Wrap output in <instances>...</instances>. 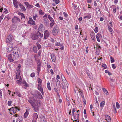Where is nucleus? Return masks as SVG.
Wrapping results in <instances>:
<instances>
[{"mask_svg": "<svg viewBox=\"0 0 122 122\" xmlns=\"http://www.w3.org/2000/svg\"><path fill=\"white\" fill-rule=\"evenodd\" d=\"M47 87L48 89L50 91H51V88L50 86V82L48 83L47 84Z\"/></svg>", "mask_w": 122, "mask_h": 122, "instance_id": "obj_28", "label": "nucleus"}, {"mask_svg": "<svg viewBox=\"0 0 122 122\" xmlns=\"http://www.w3.org/2000/svg\"><path fill=\"white\" fill-rule=\"evenodd\" d=\"M96 38H97V41H98L100 42V39L98 37V36H97L96 35Z\"/></svg>", "mask_w": 122, "mask_h": 122, "instance_id": "obj_57", "label": "nucleus"}, {"mask_svg": "<svg viewBox=\"0 0 122 122\" xmlns=\"http://www.w3.org/2000/svg\"><path fill=\"white\" fill-rule=\"evenodd\" d=\"M56 82L57 87H58L59 88L60 87L61 84L59 80L58 79H56Z\"/></svg>", "mask_w": 122, "mask_h": 122, "instance_id": "obj_15", "label": "nucleus"}, {"mask_svg": "<svg viewBox=\"0 0 122 122\" xmlns=\"http://www.w3.org/2000/svg\"><path fill=\"white\" fill-rule=\"evenodd\" d=\"M94 5L95 6H96L97 5V4L96 3V1H95L94 2Z\"/></svg>", "mask_w": 122, "mask_h": 122, "instance_id": "obj_61", "label": "nucleus"}, {"mask_svg": "<svg viewBox=\"0 0 122 122\" xmlns=\"http://www.w3.org/2000/svg\"><path fill=\"white\" fill-rule=\"evenodd\" d=\"M44 22L46 23V25H48L49 24L48 20L47 18H45L44 19Z\"/></svg>", "mask_w": 122, "mask_h": 122, "instance_id": "obj_24", "label": "nucleus"}, {"mask_svg": "<svg viewBox=\"0 0 122 122\" xmlns=\"http://www.w3.org/2000/svg\"><path fill=\"white\" fill-rule=\"evenodd\" d=\"M97 46V47H96V48L97 50H96V51L97 52H99V51H100V49L101 48V47H100V46Z\"/></svg>", "mask_w": 122, "mask_h": 122, "instance_id": "obj_31", "label": "nucleus"}, {"mask_svg": "<svg viewBox=\"0 0 122 122\" xmlns=\"http://www.w3.org/2000/svg\"><path fill=\"white\" fill-rule=\"evenodd\" d=\"M58 27L57 25L55 26L52 31L53 34L54 35H56L58 33Z\"/></svg>", "mask_w": 122, "mask_h": 122, "instance_id": "obj_7", "label": "nucleus"}, {"mask_svg": "<svg viewBox=\"0 0 122 122\" xmlns=\"http://www.w3.org/2000/svg\"><path fill=\"white\" fill-rule=\"evenodd\" d=\"M20 3H15L14 4H13L14 5L15 7L16 8H17L18 7V5H19V4Z\"/></svg>", "mask_w": 122, "mask_h": 122, "instance_id": "obj_37", "label": "nucleus"}, {"mask_svg": "<svg viewBox=\"0 0 122 122\" xmlns=\"http://www.w3.org/2000/svg\"><path fill=\"white\" fill-rule=\"evenodd\" d=\"M94 30L95 33H97L98 31V27H96L95 29Z\"/></svg>", "mask_w": 122, "mask_h": 122, "instance_id": "obj_53", "label": "nucleus"}, {"mask_svg": "<svg viewBox=\"0 0 122 122\" xmlns=\"http://www.w3.org/2000/svg\"><path fill=\"white\" fill-rule=\"evenodd\" d=\"M38 89L40 91H41L42 95L44 94V92L43 90V89L42 87L40 85H38Z\"/></svg>", "mask_w": 122, "mask_h": 122, "instance_id": "obj_14", "label": "nucleus"}, {"mask_svg": "<svg viewBox=\"0 0 122 122\" xmlns=\"http://www.w3.org/2000/svg\"><path fill=\"white\" fill-rule=\"evenodd\" d=\"M13 39V36L12 34H10L6 40V43H10Z\"/></svg>", "mask_w": 122, "mask_h": 122, "instance_id": "obj_6", "label": "nucleus"}, {"mask_svg": "<svg viewBox=\"0 0 122 122\" xmlns=\"http://www.w3.org/2000/svg\"><path fill=\"white\" fill-rule=\"evenodd\" d=\"M12 103V102L11 101H9L8 102V105L10 106L11 105V104Z\"/></svg>", "mask_w": 122, "mask_h": 122, "instance_id": "obj_50", "label": "nucleus"}, {"mask_svg": "<svg viewBox=\"0 0 122 122\" xmlns=\"http://www.w3.org/2000/svg\"><path fill=\"white\" fill-rule=\"evenodd\" d=\"M16 79H18L20 78V74H18V75H16Z\"/></svg>", "mask_w": 122, "mask_h": 122, "instance_id": "obj_46", "label": "nucleus"}, {"mask_svg": "<svg viewBox=\"0 0 122 122\" xmlns=\"http://www.w3.org/2000/svg\"><path fill=\"white\" fill-rule=\"evenodd\" d=\"M54 21L52 22L50 24V26L52 28V27L53 26L54 24L55 23Z\"/></svg>", "mask_w": 122, "mask_h": 122, "instance_id": "obj_39", "label": "nucleus"}, {"mask_svg": "<svg viewBox=\"0 0 122 122\" xmlns=\"http://www.w3.org/2000/svg\"><path fill=\"white\" fill-rule=\"evenodd\" d=\"M0 97L1 98H2V91L0 89Z\"/></svg>", "mask_w": 122, "mask_h": 122, "instance_id": "obj_59", "label": "nucleus"}, {"mask_svg": "<svg viewBox=\"0 0 122 122\" xmlns=\"http://www.w3.org/2000/svg\"><path fill=\"white\" fill-rule=\"evenodd\" d=\"M99 11H100L99 8V7L97 8L96 9V12H98Z\"/></svg>", "mask_w": 122, "mask_h": 122, "instance_id": "obj_63", "label": "nucleus"}, {"mask_svg": "<svg viewBox=\"0 0 122 122\" xmlns=\"http://www.w3.org/2000/svg\"><path fill=\"white\" fill-rule=\"evenodd\" d=\"M28 23L31 25H34L35 24V22L30 17L29 19V21L28 22Z\"/></svg>", "mask_w": 122, "mask_h": 122, "instance_id": "obj_12", "label": "nucleus"}, {"mask_svg": "<svg viewBox=\"0 0 122 122\" xmlns=\"http://www.w3.org/2000/svg\"><path fill=\"white\" fill-rule=\"evenodd\" d=\"M28 113L27 112H26L24 113V115L25 117H26L28 115Z\"/></svg>", "mask_w": 122, "mask_h": 122, "instance_id": "obj_49", "label": "nucleus"}, {"mask_svg": "<svg viewBox=\"0 0 122 122\" xmlns=\"http://www.w3.org/2000/svg\"><path fill=\"white\" fill-rule=\"evenodd\" d=\"M41 67L39 66H37V73H38V74H39V72L40 71V69L41 68Z\"/></svg>", "mask_w": 122, "mask_h": 122, "instance_id": "obj_34", "label": "nucleus"}, {"mask_svg": "<svg viewBox=\"0 0 122 122\" xmlns=\"http://www.w3.org/2000/svg\"><path fill=\"white\" fill-rule=\"evenodd\" d=\"M38 83L39 84L41 85V84L42 82V81L39 78H38Z\"/></svg>", "mask_w": 122, "mask_h": 122, "instance_id": "obj_33", "label": "nucleus"}, {"mask_svg": "<svg viewBox=\"0 0 122 122\" xmlns=\"http://www.w3.org/2000/svg\"><path fill=\"white\" fill-rule=\"evenodd\" d=\"M21 56L20 52L18 51H14L12 53L8 55L7 57L9 60L10 62L14 61V60H17Z\"/></svg>", "mask_w": 122, "mask_h": 122, "instance_id": "obj_2", "label": "nucleus"}, {"mask_svg": "<svg viewBox=\"0 0 122 122\" xmlns=\"http://www.w3.org/2000/svg\"><path fill=\"white\" fill-rule=\"evenodd\" d=\"M112 66L113 68V69H115L116 67V66L115 64H112Z\"/></svg>", "mask_w": 122, "mask_h": 122, "instance_id": "obj_54", "label": "nucleus"}, {"mask_svg": "<svg viewBox=\"0 0 122 122\" xmlns=\"http://www.w3.org/2000/svg\"><path fill=\"white\" fill-rule=\"evenodd\" d=\"M102 91L106 95L108 94L107 91L104 88H103L102 89Z\"/></svg>", "mask_w": 122, "mask_h": 122, "instance_id": "obj_32", "label": "nucleus"}, {"mask_svg": "<svg viewBox=\"0 0 122 122\" xmlns=\"http://www.w3.org/2000/svg\"><path fill=\"white\" fill-rule=\"evenodd\" d=\"M35 92L36 93V95H37L38 97H39L40 99H42L43 98V97L41 94L38 91H35Z\"/></svg>", "mask_w": 122, "mask_h": 122, "instance_id": "obj_16", "label": "nucleus"}, {"mask_svg": "<svg viewBox=\"0 0 122 122\" xmlns=\"http://www.w3.org/2000/svg\"><path fill=\"white\" fill-rule=\"evenodd\" d=\"M63 14L64 15V16L66 17H67L68 16V15L65 12H64L63 13Z\"/></svg>", "mask_w": 122, "mask_h": 122, "instance_id": "obj_56", "label": "nucleus"}, {"mask_svg": "<svg viewBox=\"0 0 122 122\" xmlns=\"http://www.w3.org/2000/svg\"><path fill=\"white\" fill-rule=\"evenodd\" d=\"M94 34H95L94 33H92L91 34V37L92 39L93 40H95V39Z\"/></svg>", "mask_w": 122, "mask_h": 122, "instance_id": "obj_22", "label": "nucleus"}, {"mask_svg": "<svg viewBox=\"0 0 122 122\" xmlns=\"http://www.w3.org/2000/svg\"><path fill=\"white\" fill-rule=\"evenodd\" d=\"M22 79L21 76H20V78L19 79L16 81V82L18 84L21 85L22 83Z\"/></svg>", "mask_w": 122, "mask_h": 122, "instance_id": "obj_21", "label": "nucleus"}, {"mask_svg": "<svg viewBox=\"0 0 122 122\" xmlns=\"http://www.w3.org/2000/svg\"><path fill=\"white\" fill-rule=\"evenodd\" d=\"M113 9L114 13H115L116 12V8H114Z\"/></svg>", "mask_w": 122, "mask_h": 122, "instance_id": "obj_64", "label": "nucleus"}, {"mask_svg": "<svg viewBox=\"0 0 122 122\" xmlns=\"http://www.w3.org/2000/svg\"><path fill=\"white\" fill-rule=\"evenodd\" d=\"M111 62V63L114 62V59L112 57H110Z\"/></svg>", "mask_w": 122, "mask_h": 122, "instance_id": "obj_41", "label": "nucleus"}, {"mask_svg": "<svg viewBox=\"0 0 122 122\" xmlns=\"http://www.w3.org/2000/svg\"><path fill=\"white\" fill-rule=\"evenodd\" d=\"M38 117L37 114L35 113H34L33 116V122H36Z\"/></svg>", "mask_w": 122, "mask_h": 122, "instance_id": "obj_9", "label": "nucleus"}, {"mask_svg": "<svg viewBox=\"0 0 122 122\" xmlns=\"http://www.w3.org/2000/svg\"><path fill=\"white\" fill-rule=\"evenodd\" d=\"M91 18V16L90 15L86 16L84 17V18L90 19Z\"/></svg>", "mask_w": 122, "mask_h": 122, "instance_id": "obj_44", "label": "nucleus"}, {"mask_svg": "<svg viewBox=\"0 0 122 122\" xmlns=\"http://www.w3.org/2000/svg\"><path fill=\"white\" fill-rule=\"evenodd\" d=\"M10 109H11V111H12L13 112V113H16L17 110H18V111L19 110V109L17 108L16 107H12Z\"/></svg>", "mask_w": 122, "mask_h": 122, "instance_id": "obj_13", "label": "nucleus"}, {"mask_svg": "<svg viewBox=\"0 0 122 122\" xmlns=\"http://www.w3.org/2000/svg\"><path fill=\"white\" fill-rule=\"evenodd\" d=\"M75 111V108H73V110L72 111V114L73 116L74 115V112Z\"/></svg>", "mask_w": 122, "mask_h": 122, "instance_id": "obj_58", "label": "nucleus"}, {"mask_svg": "<svg viewBox=\"0 0 122 122\" xmlns=\"http://www.w3.org/2000/svg\"><path fill=\"white\" fill-rule=\"evenodd\" d=\"M108 28L109 29V31L111 32V33L112 34V33L113 32V31L112 30V28L110 27V26H108Z\"/></svg>", "mask_w": 122, "mask_h": 122, "instance_id": "obj_30", "label": "nucleus"}, {"mask_svg": "<svg viewBox=\"0 0 122 122\" xmlns=\"http://www.w3.org/2000/svg\"><path fill=\"white\" fill-rule=\"evenodd\" d=\"M36 45L37 46L38 49L39 50L41 48V45L39 44L38 43H37L36 44Z\"/></svg>", "mask_w": 122, "mask_h": 122, "instance_id": "obj_40", "label": "nucleus"}, {"mask_svg": "<svg viewBox=\"0 0 122 122\" xmlns=\"http://www.w3.org/2000/svg\"><path fill=\"white\" fill-rule=\"evenodd\" d=\"M106 120L108 122H111V120L110 117L108 115L105 116Z\"/></svg>", "mask_w": 122, "mask_h": 122, "instance_id": "obj_20", "label": "nucleus"}, {"mask_svg": "<svg viewBox=\"0 0 122 122\" xmlns=\"http://www.w3.org/2000/svg\"><path fill=\"white\" fill-rule=\"evenodd\" d=\"M105 105V102L104 101H102L100 104V106L101 107H103Z\"/></svg>", "mask_w": 122, "mask_h": 122, "instance_id": "obj_35", "label": "nucleus"}, {"mask_svg": "<svg viewBox=\"0 0 122 122\" xmlns=\"http://www.w3.org/2000/svg\"><path fill=\"white\" fill-rule=\"evenodd\" d=\"M51 58L53 62H55L56 60V57L55 55L53 53L52 54L51 56Z\"/></svg>", "mask_w": 122, "mask_h": 122, "instance_id": "obj_19", "label": "nucleus"}, {"mask_svg": "<svg viewBox=\"0 0 122 122\" xmlns=\"http://www.w3.org/2000/svg\"><path fill=\"white\" fill-rule=\"evenodd\" d=\"M52 0L53 1L55 2L56 4H58L60 2L59 0Z\"/></svg>", "mask_w": 122, "mask_h": 122, "instance_id": "obj_43", "label": "nucleus"}, {"mask_svg": "<svg viewBox=\"0 0 122 122\" xmlns=\"http://www.w3.org/2000/svg\"><path fill=\"white\" fill-rule=\"evenodd\" d=\"M18 14L19 15H21V18H24V19H25V16H24V14H23L22 13H21L20 12H18Z\"/></svg>", "mask_w": 122, "mask_h": 122, "instance_id": "obj_29", "label": "nucleus"}, {"mask_svg": "<svg viewBox=\"0 0 122 122\" xmlns=\"http://www.w3.org/2000/svg\"><path fill=\"white\" fill-rule=\"evenodd\" d=\"M12 22L13 23L15 24L18 22H20L19 18L16 16H15L12 19Z\"/></svg>", "mask_w": 122, "mask_h": 122, "instance_id": "obj_8", "label": "nucleus"}, {"mask_svg": "<svg viewBox=\"0 0 122 122\" xmlns=\"http://www.w3.org/2000/svg\"><path fill=\"white\" fill-rule=\"evenodd\" d=\"M55 45L56 46H61L62 45L61 44L60 42H56L55 43Z\"/></svg>", "mask_w": 122, "mask_h": 122, "instance_id": "obj_38", "label": "nucleus"}, {"mask_svg": "<svg viewBox=\"0 0 122 122\" xmlns=\"http://www.w3.org/2000/svg\"><path fill=\"white\" fill-rule=\"evenodd\" d=\"M48 17L49 19L51 22H52L54 21V20L53 18H52L51 17V16L50 15H48Z\"/></svg>", "mask_w": 122, "mask_h": 122, "instance_id": "obj_27", "label": "nucleus"}, {"mask_svg": "<svg viewBox=\"0 0 122 122\" xmlns=\"http://www.w3.org/2000/svg\"><path fill=\"white\" fill-rule=\"evenodd\" d=\"M13 45L12 43H8L7 46L6 50L7 51L8 53H10L12 50Z\"/></svg>", "mask_w": 122, "mask_h": 122, "instance_id": "obj_5", "label": "nucleus"}, {"mask_svg": "<svg viewBox=\"0 0 122 122\" xmlns=\"http://www.w3.org/2000/svg\"><path fill=\"white\" fill-rule=\"evenodd\" d=\"M107 66H106V65L105 64H103V65H102V67H103V68L104 69H105L107 67Z\"/></svg>", "mask_w": 122, "mask_h": 122, "instance_id": "obj_60", "label": "nucleus"}, {"mask_svg": "<svg viewBox=\"0 0 122 122\" xmlns=\"http://www.w3.org/2000/svg\"><path fill=\"white\" fill-rule=\"evenodd\" d=\"M33 51L35 53L37 52V48L36 46H35L33 47Z\"/></svg>", "mask_w": 122, "mask_h": 122, "instance_id": "obj_26", "label": "nucleus"}, {"mask_svg": "<svg viewBox=\"0 0 122 122\" xmlns=\"http://www.w3.org/2000/svg\"><path fill=\"white\" fill-rule=\"evenodd\" d=\"M3 18V15L2 14L1 16H0V22H1Z\"/></svg>", "mask_w": 122, "mask_h": 122, "instance_id": "obj_55", "label": "nucleus"}, {"mask_svg": "<svg viewBox=\"0 0 122 122\" xmlns=\"http://www.w3.org/2000/svg\"><path fill=\"white\" fill-rule=\"evenodd\" d=\"M40 32L39 31L34 32L31 34V37L33 40H37L39 37Z\"/></svg>", "mask_w": 122, "mask_h": 122, "instance_id": "obj_4", "label": "nucleus"}, {"mask_svg": "<svg viewBox=\"0 0 122 122\" xmlns=\"http://www.w3.org/2000/svg\"><path fill=\"white\" fill-rule=\"evenodd\" d=\"M14 94H16L17 96H18L19 97H21V95L20 92H14Z\"/></svg>", "mask_w": 122, "mask_h": 122, "instance_id": "obj_25", "label": "nucleus"}, {"mask_svg": "<svg viewBox=\"0 0 122 122\" xmlns=\"http://www.w3.org/2000/svg\"><path fill=\"white\" fill-rule=\"evenodd\" d=\"M39 14L40 15H43L44 14V13L41 10H39Z\"/></svg>", "mask_w": 122, "mask_h": 122, "instance_id": "obj_36", "label": "nucleus"}, {"mask_svg": "<svg viewBox=\"0 0 122 122\" xmlns=\"http://www.w3.org/2000/svg\"><path fill=\"white\" fill-rule=\"evenodd\" d=\"M22 83L24 84V86L25 87H28L29 86V85L25 81H23Z\"/></svg>", "mask_w": 122, "mask_h": 122, "instance_id": "obj_23", "label": "nucleus"}, {"mask_svg": "<svg viewBox=\"0 0 122 122\" xmlns=\"http://www.w3.org/2000/svg\"><path fill=\"white\" fill-rule=\"evenodd\" d=\"M77 90L78 91L79 93L82 96V92H81V91H80L79 90H80V89H78V88H77Z\"/></svg>", "mask_w": 122, "mask_h": 122, "instance_id": "obj_52", "label": "nucleus"}, {"mask_svg": "<svg viewBox=\"0 0 122 122\" xmlns=\"http://www.w3.org/2000/svg\"><path fill=\"white\" fill-rule=\"evenodd\" d=\"M42 24H41L39 27L38 29V31H42V30H43L44 26Z\"/></svg>", "mask_w": 122, "mask_h": 122, "instance_id": "obj_18", "label": "nucleus"}, {"mask_svg": "<svg viewBox=\"0 0 122 122\" xmlns=\"http://www.w3.org/2000/svg\"><path fill=\"white\" fill-rule=\"evenodd\" d=\"M19 5L22 11H25L26 10L25 8L20 3L19 4Z\"/></svg>", "mask_w": 122, "mask_h": 122, "instance_id": "obj_17", "label": "nucleus"}, {"mask_svg": "<svg viewBox=\"0 0 122 122\" xmlns=\"http://www.w3.org/2000/svg\"><path fill=\"white\" fill-rule=\"evenodd\" d=\"M24 4L27 6L26 7V8L28 9H30L33 7V5H30L29 4V3L27 2H24Z\"/></svg>", "mask_w": 122, "mask_h": 122, "instance_id": "obj_11", "label": "nucleus"}, {"mask_svg": "<svg viewBox=\"0 0 122 122\" xmlns=\"http://www.w3.org/2000/svg\"><path fill=\"white\" fill-rule=\"evenodd\" d=\"M62 80L63 82L61 83V87L65 92L66 91V88L68 87V84L64 77H62Z\"/></svg>", "mask_w": 122, "mask_h": 122, "instance_id": "obj_3", "label": "nucleus"}, {"mask_svg": "<svg viewBox=\"0 0 122 122\" xmlns=\"http://www.w3.org/2000/svg\"><path fill=\"white\" fill-rule=\"evenodd\" d=\"M49 35L50 34L49 32L47 30H46L44 32V39H47L49 36Z\"/></svg>", "mask_w": 122, "mask_h": 122, "instance_id": "obj_10", "label": "nucleus"}, {"mask_svg": "<svg viewBox=\"0 0 122 122\" xmlns=\"http://www.w3.org/2000/svg\"><path fill=\"white\" fill-rule=\"evenodd\" d=\"M37 64V66H39L41 67V62L40 61H39V60L38 61Z\"/></svg>", "mask_w": 122, "mask_h": 122, "instance_id": "obj_47", "label": "nucleus"}, {"mask_svg": "<svg viewBox=\"0 0 122 122\" xmlns=\"http://www.w3.org/2000/svg\"><path fill=\"white\" fill-rule=\"evenodd\" d=\"M105 72L106 73H108V75L110 76L112 75V74L110 72L108 71L107 70H106L105 71Z\"/></svg>", "mask_w": 122, "mask_h": 122, "instance_id": "obj_42", "label": "nucleus"}, {"mask_svg": "<svg viewBox=\"0 0 122 122\" xmlns=\"http://www.w3.org/2000/svg\"><path fill=\"white\" fill-rule=\"evenodd\" d=\"M4 10L5 11H4V12L5 13H7L8 11L7 9L6 8H5Z\"/></svg>", "mask_w": 122, "mask_h": 122, "instance_id": "obj_62", "label": "nucleus"}, {"mask_svg": "<svg viewBox=\"0 0 122 122\" xmlns=\"http://www.w3.org/2000/svg\"><path fill=\"white\" fill-rule=\"evenodd\" d=\"M30 75L32 77H34L35 76V73H32Z\"/></svg>", "mask_w": 122, "mask_h": 122, "instance_id": "obj_51", "label": "nucleus"}, {"mask_svg": "<svg viewBox=\"0 0 122 122\" xmlns=\"http://www.w3.org/2000/svg\"><path fill=\"white\" fill-rule=\"evenodd\" d=\"M28 101L32 106L35 112H37L41 105L40 100L37 99H32L28 100Z\"/></svg>", "mask_w": 122, "mask_h": 122, "instance_id": "obj_1", "label": "nucleus"}, {"mask_svg": "<svg viewBox=\"0 0 122 122\" xmlns=\"http://www.w3.org/2000/svg\"><path fill=\"white\" fill-rule=\"evenodd\" d=\"M96 36H97L100 38H102V37L101 35L99 33H98L97 34V35Z\"/></svg>", "mask_w": 122, "mask_h": 122, "instance_id": "obj_48", "label": "nucleus"}, {"mask_svg": "<svg viewBox=\"0 0 122 122\" xmlns=\"http://www.w3.org/2000/svg\"><path fill=\"white\" fill-rule=\"evenodd\" d=\"M116 104L117 108L118 109H119L120 107V105L117 102Z\"/></svg>", "mask_w": 122, "mask_h": 122, "instance_id": "obj_45", "label": "nucleus"}]
</instances>
